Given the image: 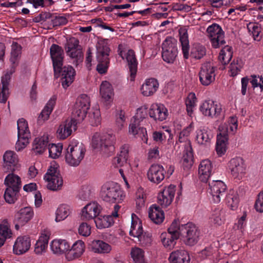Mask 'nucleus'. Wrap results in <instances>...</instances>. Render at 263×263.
I'll return each instance as SVG.
<instances>
[{
    "label": "nucleus",
    "instance_id": "obj_1",
    "mask_svg": "<svg viewBox=\"0 0 263 263\" xmlns=\"http://www.w3.org/2000/svg\"><path fill=\"white\" fill-rule=\"evenodd\" d=\"M21 46L16 42H13L11 45V52L10 61L12 64L10 73L6 72L1 79V86L0 87V102L5 103L9 96V82L10 76L15 71V67L18 63V60L21 54Z\"/></svg>",
    "mask_w": 263,
    "mask_h": 263
},
{
    "label": "nucleus",
    "instance_id": "obj_2",
    "mask_svg": "<svg viewBox=\"0 0 263 263\" xmlns=\"http://www.w3.org/2000/svg\"><path fill=\"white\" fill-rule=\"evenodd\" d=\"M116 142L114 134L96 133L92 136L91 146L97 151L109 156L115 152Z\"/></svg>",
    "mask_w": 263,
    "mask_h": 263
},
{
    "label": "nucleus",
    "instance_id": "obj_3",
    "mask_svg": "<svg viewBox=\"0 0 263 263\" xmlns=\"http://www.w3.org/2000/svg\"><path fill=\"white\" fill-rule=\"evenodd\" d=\"M86 151V147L82 142L72 140L65 154L66 163L71 166H79L85 157Z\"/></svg>",
    "mask_w": 263,
    "mask_h": 263
},
{
    "label": "nucleus",
    "instance_id": "obj_4",
    "mask_svg": "<svg viewBox=\"0 0 263 263\" xmlns=\"http://www.w3.org/2000/svg\"><path fill=\"white\" fill-rule=\"evenodd\" d=\"M100 196L106 202L119 203L124 199L125 195L118 183L109 181L102 186Z\"/></svg>",
    "mask_w": 263,
    "mask_h": 263
},
{
    "label": "nucleus",
    "instance_id": "obj_5",
    "mask_svg": "<svg viewBox=\"0 0 263 263\" xmlns=\"http://www.w3.org/2000/svg\"><path fill=\"white\" fill-rule=\"evenodd\" d=\"M44 179L47 183V187L56 191L61 189L63 184V178L60 174L59 165L55 161L50 163Z\"/></svg>",
    "mask_w": 263,
    "mask_h": 263
},
{
    "label": "nucleus",
    "instance_id": "obj_6",
    "mask_svg": "<svg viewBox=\"0 0 263 263\" xmlns=\"http://www.w3.org/2000/svg\"><path fill=\"white\" fill-rule=\"evenodd\" d=\"M89 107V97L86 95H82L77 99L72 113V118L68 120H74L77 125L84 119Z\"/></svg>",
    "mask_w": 263,
    "mask_h": 263
},
{
    "label": "nucleus",
    "instance_id": "obj_7",
    "mask_svg": "<svg viewBox=\"0 0 263 263\" xmlns=\"http://www.w3.org/2000/svg\"><path fill=\"white\" fill-rule=\"evenodd\" d=\"M178 233L183 238L184 243L189 246H193L199 239V232L196 226L192 223L180 225L179 223Z\"/></svg>",
    "mask_w": 263,
    "mask_h": 263
},
{
    "label": "nucleus",
    "instance_id": "obj_8",
    "mask_svg": "<svg viewBox=\"0 0 263 263\" xmlns=\"http://www.w3.org/2000/svg\"><path fill=\"white\" fill-rule=\"evenodd\" d=\"M162 57L163 60L168 63H173L178 54L177 41L172 37H167L162 45Z\"/></svg>",
    "mask_w": 263,
    "mask_h": 263
},
{
    "label": "nucleus",
    "instance_id": "obj_9",
    "mask_svg": "<svg viewBox=\"0 0 263 263\" xmlns=\"http://www.w3.org/2000/svg\"><path fill=\"white\" fill-rule=\"evenodd\" d=\"M178 229L179 221L175 220L168 228V232H164L161 234V240L165 248L172 249L175 247L176 241L179 237Z\"/></svg>",
    "mask_w": 263,
    "mask_h": 263
},
{
    "label": "nucleus",
    "instance_id": "obj_10",
    "mask_svg": "<svg viewBox=\"0 0 263 263\" xmlns=\"http://www.w3.org/2000/svg\"><path fill=\"white\" fill-rule=\"evenodd\" d=\"M121 46L120 45L119 46V54L123 59L126 60L129 71V79L130 81L133 82L137 75L138 62L133 50H128L127 51H123L121 49Z\"/></svg>",
    "mask_w": 263,
    "mask_h": 263
},
{
    "label": "nucleus",
    "instance_id": "obj_11",
    "mask_svg": "<svg viewBox=\"0 0 263 263\" xmlns=\"http://www.w3.org/2000/svg\"><path fill=\"white\" fill-rule=\"evenodd\" d=\"M129 234L134 237L137 238L138 240L142 243L148 242L151 240L149 237L143 234L141 221L135 214L132 215Z\"/></svg>",
    "mask_w": 263,
    "mask_h": 263
},
{
    "label": "nucleus",
    "instance_id": "obj_12",
    "mask_svg": "<svg viewBox=\"0 0 263 263\" xmlns=\"http://www.w3.org/2000/svg\"><path fill=\"white\" fill-rule=\"evenodd\" d=\"M228 167L234 179L240 180L245 176L246 167L241 158L235 157L231 159L229 162Z\"/></svg>",
    "mask_w": 263,
    "mask_h": 263
},
{
    "label": "nucleus",
    "instance_id": "obj_13",
    "mask_svg": "<svg viewBox=\"0 0 263 263\" xmlns=\"http://www.w3.org/2000/svg\"><path fill=\"white\" fill-rule=\"evenodd\" d=\"M227 185L221 180H213L209 183V192L214 203L220 202L221 199L225 195Z\"/></svg>",
    "mask_w": 263,
    "mask_h": 263
},
{
    "label": "nucleus",
    "instance_id": "obj_14",
    "mask_svg": "<svg viewBox=\"0 0 263 263\" xmlns=\"http://www.w3.org/2000/svg\"><path fill=\"white\" fill-rule=\"evenodd\" d=\"M101 210L102 207L97 202H89L81 209V219L84 221L94 219L100 214Z\"/></svg>",
    "mask_w": 263,
    "mask_h": 263
},
{
    "label": "nucleus",
    "instance_id": "obj_15",
    "mask_svg": "<svg viewBox=\"0 0 263 263\" xmlns=\"http://www.w3.org/2000/svg\"><path fill=\"white\" fill-rule=\"evenodd\" d=\"M200 83L204 86H208L215 80V69L209 62L203 64L199 73Z\"/></svg>",
    "mask_w": 263,
    "mask_h": 263
},
{
    "label": "nucleus",
    "instance_id": "obj_16",
    "mask_svg": "<svg viewBox=\"0 0 263 263\" xmlns=\"http://www.w3.org/2000/svg\"><path fill=\"white\" fill-rule=\"evenodd\" d=\"M199 110L204 116L215 118L220 114L221 106L219 104L215 103L211 100H208L200 104Z\"/></svg>",
    "mask_w": 263,
    "mask_h": 263
},
{
    "label": "nucleus",
    "instance_id": "obj_17",
    "mask_svg": "<svg viewBox=\"0 0 263 263\" xmlns=\"http://www.w3.org/2000/svg\"><path fill=\"white\" fill-rule=\"evenodd\" d=\"M176 192V186L171 184L163 188L158 195V203L163 208L170 205L174 198Z\"/></svg>",
    "mask_w": 263,
    "mask_h": 263
},
{
    "label": "nucleus",
    "instance_id": "obj_18",
    "mask_svg": "<svg viewBox=\"0 0 263 263\" xmlns=\"http://www.w3.org/2000/svg\"><path fill=\"white\" fill-rule=\"evenodd\" d=\"M238 127V120L236 117H230L225 122L221 123L219 127L218 135L229 138L230 135H234Z\"/></svg>",
    "mask_w": 263,
    "mask_h": 263
},
{
    "label": "nucleus",
    "instance_id": "obj_19",
    "mask_svg": "<svg viewBox=\"0 0 263 263\" xmlns=\"http://www.w3.org/2000/svg\"><path fill=\"white\" fill-rule=\"evenodd\" d=\"M3 167L7 172L14 171L15 168L20 167L19 159L17 155L13 151H7L3 157Z\"/></svg>",
    "mask_w": 263,
    "mask_h": 263
},
{
    "label": "nucleus",
    "instance_id": "obj_20",
    "mask_svg": "<svg viewBox=\"0 0 263 263\" xmlns=\"http://www.w3.org/2000/svg\"><path fill=\"white\" fill-rule=\"evenodd\" d=\"M120 206L118 205H115L114 206V211L112 213V215H98L95 219L94 221L96 227L98 229H103L110 227L114 223L112 216L118 217V212Z\"/></svg>",
    "mask_w": 263,
    "mask_h": 263
},
{
    "label": "nucleus",
    "instance_id": "obj_21",
    "mask_svg": "<svg viewBox=\"0 0 263 263\" xmlns=\"http://www.w3.org/2000/svg\"><path fill=\"white\" fill-rule=\"evenodd\" d=\"M50 52L54 72H60L64 58L63 49L58 45L53 44L50 48Z\"/></svg>",
    "mask_w": 263,
    "mask_h": 263
},
{
    "label": "nucleus",
    "instance_id": "obj_22",
    "mask_svg": "<svg viewBox=\"0 0 263 263\" xmlns=\"http://www.w3.org/2000/svg\"><path fill=\"white\" fill-rule=\"evenodd\" d=\"M159 87V83L156 79L147 78L144 80L140 86V93L144 97H151L157 91Z\"/></svg>",
    "mask_w": 263,
    "mask_h": 263
},
{
    "label": "nucleus",
    "instance_id": "obj_23",
    "mask_svg": "<svg viewBox=\"0 0 263 263\" xmlns=\"http://www.w3.org/2000/svg\"><path fill=\"white\" fill-rule=\"evenodd\" d=\"M148 114L149 117L154 120L162 121L166 119L168 116V111L163 104L154 103L149 107Z\"/></svg>",
    "mask_w": 263,
    "mask_h": 263
},
{
    "label": "nucleus",
    "instance_id": "obj_24",
    "mask_svg": "<svg viewBox=\"0 0 263 263\" xmlns=\"http://www.w3.org/2000/svg\"><path fill=\"white\" fill-rule=\"evenodd\" d=\"M165 173V171L162 165L153 164L147 172V178L151 182L159 184L164 179Z\"/></svg>",
    "mask_w": 263,
    "mask_h": 263
},
{
    "label": "nucleus",
    "instance_id": "obj_25",
    "mask_svg": "<svg viewBox=\"0 0 263 263\" xmlns=\"http://www.w3.org/2000/svg\"><path fill=\"white\" fill-rule=\"evenodd\" d=\"M84 242L80 240L76 241L66 253V259L71 261L80 257L85 251Z\"/></svg>",
    "mask_w": 263,
    "mask_h": 263
},
{
    "label": "nucleus",
    "instance_id": "obj_26",
    "mask_svg": "<svg viewBox=\"0 0 263 263\" xmlns=\"http://www.w3.org/2000/svg\"><path fill=\"white\" fill-rule=\"evenodd\" d=\"M31 247V239L27 236H19L15 240L13 252L16 255H22L27 252Z\"/></svg>",
    "mask_w": 263,
    "mask_h": 263
},
{
    "label": "nucleus",
    "instance_id": "obj_27",
    "mask_svg": "<svg viewBox=\"0 0 263 263\" xmlns=\"http://www.w3.org/2000/svg\"><path fill=\"white\" fill-rule=\"evenodd\" d=\"M54 73L55 74L61 73V83L64 88H67L73 82L76 74L74 69L71 66H61L60 72Z\"/></svg>",
    "mask_w": 263,
    "mask_h": 263
},
{
    "label": "nucleus",
    "instance_id": "obj_28",
    "mask_svg": "<svg viewBox=\"0 0 263 263\" xmlns=\"http://www.w3.org/2000/svg\"><path fill=\"white\" fill-rule=\"evenodd\" d=\"M213 167L210 160L205 159L201 161L198 166L199 179L203 182H206L212 175Z\"/></svg>",
    "mask_w": 263,
    "mask_h": 263
},
{
    "label": "nucleus",
    "instance_id": "obj_29",
    "mask_svg": "<svg viewBox=\"0 0 263 263\" xmlns=\"http://www.w3.org/2000/svg\"><path fill=\"white\" fill-rule=\"evenodd\" d=\"M33 215V212L30 207H25L22 209L15 215V228L18 229L20 227L24 225L30 220Z\"/></svg>",
    "mask_w": 263,
    "mask_h": 263
},
{
    "label": "nucleus",
    "instance_id": "obj_30",
    "mask_svg": "<svg viewBox=\"0 0 263 263\" xmlns=\"http://www.w3.org/2000/svg\"><path fill=\"white\" fill-rule=\"evenodd\" d=\"M97 59L98 63L109 62V54L110 49L106 40H99L96 46Z\"/></svg>",
    "mask_w": 263,
    "mask_h": 263
},
{
    "label": "nucleus",
    "instance_id": "obj_31",
    "mask_svg": "<svg viewBox=\"0 0 263 263\" xmlns=\"http://www.w3.org/2000/svg\"><path fill=\"white\" fill-rule=\"evenodd\" d=\"M139 125L140 123L131 120L128 127V133L135 138H140L144 143H147L148 138L146 129Z\"/></svg>",
    "mask_w": 263,
    "mask_h": 263
},
{
    "label": "nucleus",
    "instance_id": "obj_32",
    "mask_svg": "<svg viewBox=\"0 0 263 263\" xmlns=\"http://www.w3.org/2000/svg\"><path fill=\"white\" fill-rule=\"evenodd\" d=\"M77 129L74 120H66L64 123L60 125L57 130V136L61 139H65L69 136L73 130Z\"/></svg>",
    "mask_w": 263,
    "mask_h": 263
},
{
    "label": "nucleus",
    "instance_id": "obj_33",
    "mask_svg": "<svg viewBox=\"0 0 263 263\" xmlns=\"http://www.w3.org/2000/svg\"><path fill=\"white\" fill-rule=\"evenodd\" d=\"M51 251L54 254L61 255L65 254L66 257V253L68 252L70 248L69 243L65 239H54L50 245Z\"/></svg>",
    "mask_w": 263,
    "mask_h": 263
},
{
    "label": "nucleus",
    "instance_id": "obj_34",
    "mask_svg": "<svg viewBox=\"0 0 263 263\" xmlns=\"http://www.w3.org/2000/svg\"><path fill=\"white\" fill-rule=\"evenodd\" d=\"M168 260L171 263H190L191 258L187 251L180 249L172 252Z\"/></svg>",
    "mask_w": 263,
    "mask_h": 263
},
{
    "label": "nucleus",
    "instance_id": "obj_35",
    "mask_svg": "<svg viewBox=\"0 0 263 263\" xmlns=\"http://www.w3.org/2000/svg\"><path fill=\"white\" fill-rule=\"evenodd\" d=\"M49 142V137L47 134L35 138L32 144V151L36 155L42 154L45 151Z\"/></svg>",
    "mask_w": 263,
    "mask_h": 263
},
{
    "label": "nucleus",
    "instance_id": "obj_36",
    "mask_svg": "<svg viewBox=\"0 0 263 263\" xmlns=\"http://www.w3.org/2000/svg\"><path fill=\"white\" fill-rule=\"evenodd\" d=\"M212 138L213 134L208 128H201L196 131V140L200 145H209Z\"/></svg>",
    "mask_w": 263,
    "mask_h": 263
},
{
    "label": "nucleus",
    "instance_id": "obj_37",
    "mask_svg": "<svg viewBox=\"0 0 263 263\" xmlns=\"http://www.w3.org/2000/svg\"><path fill=\"white\" fill-rule=\"evenodd\" d=\"M179 40L181 43L182 51L184 57L188 58L190 49L189 41L187 34V28L186 26L182 27L179 29Z\"/></svg>",
    "mask_w": 263,
    "mask_h": 263
},
{
    "label": "nucleus",
    "instance_id": "obj_38",
    "mask_svg": "<svg viewBox=\"0 0 263 263\" xmlns=\"http://www.w3.org/2000/svg\"><path fill=\"white\" fill-rule=\"evenodd\" d=\"M90 248L92 252L98 254H108L112 250L109 244L101 240H93L91 243Z\"/></svg>",
    "mask_w": 263,
    "mask_h": 263
},
{
    "label": "nucleus",
    "instance_id": "obj_39",
    "mask_svg": "<svg viewBox=\"0 0 263 263\" xmlns=\"http://www.w3.org/2000/svg\"><path fill=\"white\" fill-rule=\"evenodd\" d=\"M49 236L45 233H42L34 245V252L36 255L44 253L48 247Z\"/></svg>",
    "mask_w": 263,
    "mask_h": 263
},
{
    "label": "nucleus",
    "instance_id": "obj_40",
    "mask_svg": "<svg viewBox=\"0 0 263 263\" xmlns=\"http://www.w3.org/2000/svg\"><path fill=\"white\" fill-rule=\"evenodd\" d=\"M100 93L105 102L110 103L114 96V89L111 84L108 81H103L100 87Z\"/></svg>",
    "mask_w": 263,
    "mask_h": 263
},
{
    "label": "nucleus",
    "instance_id": "obj_41",
    "mask_svg": "<svg viewBox=\"0 0 263 263\" xmlns=\"http://www.w3.org/2000/svg\"><path fill=\"white\" fill-rule=\"evenodd\" d=\"M9 173L5 178L4 184L7 187L20 190L22 186L21 177L14 174V171Z\"/></svg>",
    "mask_w": 263,
    "mask_h": 263
},
{
    "label": "nucleus",
    "instance_id": "obj_42",
    "mask_svg": "<svg viewBox=\"0 0 263 263\" xmlns=\"http://www.w3.org/2000/svg\"><path fill=\"white\" fill-rule=\"evenodd\" d=\"M148 216L156 224L161 223L164 219L163 211L156 204L150 206Z\"/></svg>",
    "mask_w": 263,
    "mask_h": 263
},
{
    "label": "nucleus",
    "instance_id": "obj_43",
    "mask_svg": "<svg viewBox=\"0 0 263 263\" xmlns=\"http://www.w3.org/2000/svg\"><path fill=\"white\" fill-rule=\"evenodd\" d=\"M71 209L67 204H61L55 211V221L57 222L65 220L71 213Z\"/></svg>",
    "mask_w": 263,
    "mask_h": 263
},
{
    "label": "nucleus",
    "instance_id": "obj_44",
    "mask_svg": "<svg viewBox=\"0 0 263 263\" xmlns=\"http://www.w3.org/2000/svg\"><path fill=\"white\" fill-rule=\"evenodd\" d=\"M209 221L215 226H219L224 223V213L221 209L214 210L209 217Z\"/></svg>",
    "mask_w": 263,
    "mask_h": 263
},
{
    "label": "nucleus",
    "instance_id": "obj_45",
    "mask_svg": "<svg viewBox=\"0 0 263 263\" xmlns=\"http://www.w3.org/2000/svg\"><path fill=\"white\" fill-rule=\"evenodd\" d=\"M183 165L186 168L191 167L193 164V154L191 146L188 143L183 152L182 158Z\"/></svg>",
    "mask_w": 263,
    "mask_h": 263
},
{
    "label": "nucleus",
    "instance_id": "obj_46",
    "mask_svg": "<svg viewBox=\"0 0 263 263\" xmlns=\"http://www.w3.org/2000/svg\"><path fill=\"white\" fill-rule=\"evenodd\" d=\"M233 56L232 48L229 45L225 46L221 50L218 57L219 61L223 65L228 64Z\"/></svg>",
    "mask_w": 263,
    "mask_h": 263
},
{
    "label": "nucleus",
    "instance_id": "obj_47",
    "mask_svg": "<svg viewBox=\"0 0 263 263\" xmlns=\"http://www.w3.org/2000/svg\"><path fill=\"white\" fill-rule=\"evenodd\" d=\"M228 139V138L217 135L216 150L219 156H222L226 152Z\"/></svg>",
    "mask_w": 263,
    "mask_h": 263
},
{
    "label": "nucleus",
    "instance_id": "obj_48",
    "mask_svg": "<svg viewBox=\"0 0 263 263\" xmlns=\"http://www.w3.org/2000/svg\"><path fill=\"white\" fill-rule=\"evenodd\" d=\"M17 136L30 137L31 134L29 129L28 122L24 118L19 119L17 122Z\"/></svg>",
    "mask_w": 263,
    "mask_h": 263
},
{
    "label": "nucleus",
    "instance_id": "obj_49",
    "mask_svg": "<svg viewBox=\"0 0 263 263\" xmlns=\"http://www.w3.org/2000/svg\"><path fill=\"white\" fill-rule=\"evenodd\" d=\"M130 255L135 263H146L144 252L141 249L138 247L132 248Z\"/></svg>",
    "mask_w": 263,
    "mask_h": 263
},
{
    "label": "nucleus",
    "instance_id": "obj_50",
    "mask_svg": "<svg viewBox=\"0 0 263 263\" xmlns=\"http://www.w3.org/2000/svg\"><path fill=\"white\" fill-rule=\"evenodd\" d=\"M226 202L228 207L232 210H236L238 205V195L234 191L230 192L226 196Z\"/></svg>",
    "mask_w": 263,
    "mask_h": 263
},
{
    "label": "nucleus",
    "instance_id": "obj_51",
    "mask_svg": "<svg viewBox=\"0 0 263 263\" xmlns=\"http://www.w3.org/2000/svg\"><path fill=\"white\" fill-rule=\"evenodd\" d=\"M218 253L216 249H213V248L209 247L205 248L204 250H202L200 253V257L204 259L207 257H210V259H213L214 262H216L217 260V256Z\"/></svg>",
    "mask_w": 263,
    "mask_h": 263
},
{
    "label": "nucleus",
    "instance_id": "obj_52",
    "mask_svg": "<svg viewBox=\"0 0 263 263\" xmlns=\"http://www.w3.org/2000/svg\"><path fill=\"white\" fill-rule=\"evenodd\" d=\"M63 145L62 143L50 144L48 146L49 156L53 159L59 158L62 153Z\"/></svg>",
    "mask_w": 263,
    "mask_h": 263
},
{
    "label": "nucleus",
    "instance_id": "obj_53",
    "mask_svg": "<svg viewBox=\"0 0 263 263\" xmlns=\"http://www.w3.org/2000/svg\"><path fill=\"white\" fill-rule=\"evenodd\" d=\"M196 102L197 99L195 94L193 92L190 93L185 100V105L187 112L191 116L196 106Z\"/></svg>",
    "mask_w": 263,
    "mask_h": 263
},
{
    "label": "nucleus",
    "instance_id": "obj_54",
    "mask_svg": "<svg viewBox=\"0 0 263 263\" xmlns=\"http://www.w3.org/2000/svg\"><path fill=\"white\" fill-rule=\"evenodd\" d=\"M207 35L209 38L213 37L217 35H219V37L222 35V33H223V32L220 27L219 25L216 24H213L210 26H209L206 29ZM214 38H213L214 40Z\"/></svg>",
    "mask_w": 263,
    "mask_h": 263
},
{
    "label": "nucleus",
    "instance_id": "obj_55",
    "mask_svg": "<svg viewBox=\"0 0 263 263\" xmlns=\"http://www.w3.org/2000/svg\"><path fill=\"white\" fill-rule=\"evenodd\" d=\"M243 66L242 62L241 60H234L231 63L229 67L230 74L232 77L237 75L240 71Z\"/></svg>",
    "mask_w": 263,
    "mask_h": 263
},
{
    "label": "nucleus",
    "instance_id": "obj_56",
    "mask_svg": "<svg viewBox=\"0 0 263 263\" xmlns=\"http://www.w3.org/2000/svg\"><path fill=\"white\" fill-rule=\"evenodd\" d=\"M20 190L12 188L7 187L5 194L4 198L6 201L9 203H13L17 199V194Z\"/></svg>",
    "mask_w": 263,
    "mask_h": 263
},
{
    "label": "nucleus",
    "instance_id": "obj_57",
    "mask_svg": "<svg viewBox=\"0 0 263 263\" xmlns=\"http://www.w3.org/2000/svg\"><path fill=\"white\" fill-rule=\"evenodd\" d=\"M89 121L93 126H97L101 123V117L99 109L98 107L93 108L89 115Z\"/></svg>",
    "mask_w": 263,
    "mask_h": 263
},
{
    "label": "nucleus",
    "instance_id": "obj_58",
    "mask_svg": "<svg viewBox=\"0 0 263 263\" xmlns=\"http://www.w3.org/2000/svg\"><path fill=\"white\" fill-rule=\"evenodd\" d=\"M205 54V48L201 45H195L191 51V56L196 59L202 58Z\"/></svg>",
    "mask_w": 263,
    "mask_h": 263
},
{
    "label": "nucleus",
    "instance_id": "obj_59",
    "mask_svg": "<svg viewBox=\"0 0 263 263\" xmlns=\"http://www.w3.org/2000/svg\"><path fill=\"white\" fill-rule=\"evenodd\" d=\"M147 113L146 107L145 106H141L137 109L135 115L131 120L140 123V122L146 117Z\"/></svg>",
    "mask_w": 263,
    "mask_h": 263
},
{
    "label": "nucleus",
    "instance_id": "obj_60",
    "mask_svg": "<svg viewBox=\"0 0 263 263\" xmlns=\"http://www.w3.org/2000/svg\"><path fill=\"white\" fill-rule=\"evenodd\" d=\"M30 137L17 136V141L15 144V149L17 152L23 150L29 143Z\"/></svg>",
    "mask_w": 263,
    "mask_h": 263
},
{
    "label": "nucleus",
    "instance_id": "obj_61",
    "mask_svg": "<svg viewBox=\"0 0 263 263\" xmlns=\"http://www.w3.org/2000/svg\"><path fill=\"white\" fill-rule=\"evenodd\" d=\"M91 227L85 222L81 223L78 227V233L83 236L87 237L91 234Z\"/></svg>",
    "mask_w": 263,
    "mask_h": 263
},
{
    "label": "nucleus",
    "instance_id": "obj_62",
    "mask_svg": "<svg viewBox=\"0 0 263 263\" xmlns=\"http://www.w3.org/2000/svg\"><path fill=\"white\" fill-rule=\"evenodd\" d=\"M128 166L130 168L127 170L126 173L129 177H133L135 174L138 172L139 161L137 159L134 160L131 163L128 164Z\"/></svg>",
    "mask_w": 263,
    "mask_h": 263
},
{
    "label": "nucleus",
    "instance_id": "obj_63",
    "mask_svg": "<svg viewBox=\"0 0 263 263\" xmlns=\"http://www.w3.org/2000/svg\"><path fill=\"white\" fill-rule=\"evenodd\" d=\"M125 122V114L122 111H120L117 115L116 124L119 130H121L124 126Z\"/></svg>",
    "mask_w": 263,
    "mask_h": 263
},
{
    "label": "nucleus",
    "instance_id": "obj_64",
    "mask_svg": "<svg viewBox=\"0 0 263 263\" xmlns=\"http://www.w3.org/2000/svg\"><path fill=\"white\" fill-rule=\"evenodd\" d=\"M252 78L250 83L252 84V87L254 88L257 87H259L261 90H263V77L256 76L255 75L251 76Z\"/></svg>",
    "mask_w": 263,
    "mask_h": 263
}]
</instances>
